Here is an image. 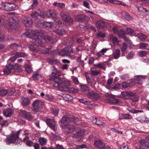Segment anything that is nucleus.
Instances as JSON below:
<instances>
[{
  "label": "nucleus",
  "mask_w": 149,
  "mask_h": 149,
  "mask_svg": "<svg viewBox=\"0 0 149 149\" xmlns=\"http://www.w3.org/2000/svg\"><path fill=\"white\" fill-rule=\"evenodd\" d=\"M51 69L52 72L49 79L53 80L58 85H62L63 83V80L60 77L61 74V72L58 70L54 66L52 67Z\"/></svg>",
  "instance_id": "1"
},
{
  "label": "nucleus",
  "mask_w": 149,
  "mask_h": 149,
  "mask_svg": "<svg viewBox=\"0 0 149 149\" xmlns=\"http://www.w3.org/2000/svg\"><path fill=\"white\" fill-rule=\"evenodd\" d=\"M21 130L17 131L15 133L12 132V133L7 137L5 140V141L7 145H9L11 144H14L15 143L17 144L19 143L17 141L19 138V136L21 131Z\"/></svg>",
  "instance_id": "2"
},
{
  "label": "nucleus",
  "mask_w": 149,
  "mask_h": 149,
  "mask_svg": "<svg viewBox=\"0 0 149 149\" xmlns=\"http://www.w3.org/2000/svg\"><path fill=\"white\" fill-rule=\"evenodd\" d=\"M55 52L56 54L62 56H68L69 53H73V50L70 44L69 46L64 47L62 50L56 49Z\"/></svg>",
  "instance_id": "3"
},
{
  "label": "nucleus",
  "mask_w": 149,
  "mask_h": 149,
  "mask_svg": "<svg viewBox=\"0 0 149 149\" xmlns=\"http://www.w3.org/2000/svg\"><path fill=\"white\" fill-rule=\"evenodd\" d=\"M1 7H0V10L10 11H13L16 9V6L12 3L6 2L2 3Z\"/></svg>",
  "instance_id": "4"
},
{
  "label": "nucleus",
  "mask_w": 149,
  "mask_h": 149,
  "mask_svg": "<svg viewBox=\"0 0 149 149\" xmlns=\"http://www.w3.org/2000/svg\"><path fill=\"white\" fill-rule=\"evenodd\" d=\"M42 103L40 100H36L33 102V110L35 112L39 111L42 108Z\"/></svg>",
  "instance_id": "5"
},
{
  "label": "nucleus",
  "mask_w": 149,
  "mask_h": 149,
  "mask_svg": "<svg viewBox=\"0 0 149 149\" xmlns=\"http://www.w3.org/2000/svg\"><path fill=\"white\" fill-rule=\"evenodd\" d=\"M36 36H38L36 35V32L34 31L29 30L26 32L23 33L22 35V37H27L31 38L33 40H34V38Z\"/></svg>",
  "instance_id": "6"
},
{
  "label": "nucleus",
  "mask_w": 149,
  "mask_h": 149,
  "mask_svg": "<svg viewBox=\"0 0 149 149\" xmlns=\"http://www.w3.org/2000/svg\"><path fill=\"white\" fill-rule=\"evenodd\" d=\"M46 122L49 127L51 128L55 132L57 130L55 120L53 119L48 118L46 120Z\"/></svg>",
  "instance_id": "7"
},
{
  "label": "nucleus",
  "mask_w": 149,
  "mask_h": 149,
  "mask_svg": "<svg viewBox=\"0 0 149 149\" xmlns=\"http://www.w3.org/2000/svg\"><path fill=\"white\" fill-rule=\"evenodd\" d=\"M86 95L88 98L94 100H97L100 98V96L98 93L93 91H90L88 92Z\"/></svg>",
  "instance_id": "8"
},
{
  "label": "nucleus",
  "mask_w": 149,
  "mask_h": 149,
  "mask_svg": "<svg viewBox=\"0 0 149 149\" xmlns=\"http://www.w3.org/2000/svg\"><path fill=\"white\" fill-rule=\"evenodd\" d=\"M106 96L107 97H109L110 98L107 99L106 100V101L108 103H109L111 104H117L118 103V100L117 99L114 98V95L111 94H107Z\"/></svg>",
  "instance_id": "9"
},
{
  "label": "nucleus",
  "mask_w": 149,
  "mask_h": 149,
  "mask_svg": "<svg viewBox=\"0 0 149 149\" xmlns=\"http://www.w3.org/2000/svg\"><path fill=\"white\" fill-rule=\"evenodd\" d=\"M33 38L34 40L32 41L38 46H40L43 47L45 46L46 45L45 42H43L41 39H40L38 36H36L35 38Z\"/></svg>",
  "instance_id": "10"
},
{
  "label": "nucleus",
  "mask_w": 149,
  "mask_h": 149,
  "mask_svg": "<svg viewBox=\"0 0 149 149\" xmlns=\"http://www.w3.org/2000/svg\"><path fill=\"white\" fill-rule=\"evenodd\" d=\"M146 76L143 75H136L135 76L134 79L136 83L139 84H142V81L145 79Z\"/></svg>",
  "instance_id": "11"
},
{
  "label": "nucleus",
  "mask_w": 149,
  "mask_h": 149,
  "mask_svg": "<svg viewBox=\"0 0 149 149\" xmlns=\"http://www.w3.org/2000/svg\"><path fill=\"white\" fill-rule=\"evenodd\" d=\"M96 26L98 29L104 28L107 26V23L102 20H98L95 24Z\"/></svg>",
  "instance_id": "12"
},
{
  "label": "nucleus",
  "mask_w": 149,
  "mask_h": 149,
  "mask_svg": "<svg viewBox=\"0 0 149 149\" xmlns=\"http://www.w3.org/2000/svg\"><path fill=\"white\" fill-rule=\"evenodd\" d=\"M22 22L26 26H31L33 23L32 19L29 17H24L22 18Z\"/></svg>",
  "instance_id": "13"
},
{
  "label": "nucleus",
  "mask_w": 149,
  "mask_h": 149,
  "mask_svg": "<svg viewBox=\"0 0 149 149\" xmlns=\"http://www.w3.org/2000/svg\"><path fill=\"white\" fill-rule=\"evenodd\" d=\"M29 48L32 51L37 52L39 50L38 47L32 40L31 41L29 45Z\"/></svg>",
  "instance_id": "14"
},
{
  "label": "nucleus",
  "mask_w": 149,
  "mask_h": 149,
  "mask_svg": "<svg viewBox=\"0 0 149 149\" xmlns=\"http://www.w3.org/2000/svg\"><path fill=\"white\" fill-rule=\"evenodd\" d=\"M121 15L123 18L127 21L131 20L133 19V18L131 16L129 13L125 11H122L121 13Z\"/></svg>",
  "instance_id": "15"
},
{
  "label": "nucleus",
  "mask_w": 149,
  "mask_h": 149,
  "mask_svg": "<svg viewBox=\"0 0 149 149\" xmlns=\"http://www.w3.org/2000/svg\"><path fill=\"white\" fill-rule=\"evenodd\" d=\"M71 120L70 117L64 116L61 120L60 122L63 123L65 126H66L67 125L68 123H69Z\"/></svg>",
  "instance_id": "16"
},
{
  "label": "nucleus",
  "mask_w": 149,
  "mask_h": 149,
  "mask_svg": "<svg viewBox=\"0 0 149 149\" xmlns=\"http://www.w3.org/2000/svg\"><path fill=\"white\" fill-rule=\"evenodd\" d=\"M54 32L58 36H61L66 33L65 30L63 28H56L54 30Z\"/></svg>",
  "instance_id": "17"
},
{
  "label": "nucleus",
  "mask_w": 149,
  "mask_h": 149,
  "mask_svg": "<svg viewBox=\"0 0 149 149\" xmlns=\"http://www.w3.org/2000/svg\"><path fill=\"white\" fill-rule=\"evenodd\" d=\"M46 13L47 16L51 18L54 19L56 17V12L54 10L52 9L47 11Z\"/></svg>",
  "instance_id": "18"
},
{
  "label": "nucleus",
  "mask_w": 149,
  "mask_h": 149,
  "mask_svg": "<svg viewBox=\"0 0 149 149\" xmlns=\"http://www.w3.org/2000/svg\"><path fill=\"white\" fill-rule=\"evenodd\" d=\"M120 50L119 49H114L113 50L112 55L116 59H118L120 56Z\"/></svg>",
  "instance_id": "19"
},
{
  "label": "nucleus",
  "mask_w": 149,
  "mask_h": 149,
  "mask_svg": "<svg viewBox=\"0 0 149 149\" xmlns=\"http://www.w3.org/2000/svg\"><path fill=\"white\" fill-rule=\"evenodd\" d=\"M43 39L46 41L50 42L52 44L56 42V40L55 39H53L52 36L48 35H45L43 37Z\"/></svg>",
  "instance_id": "20"
},
{
  "label": "nucleus",
  "mask_w": 149,
  "mask_h": 149,
  "mask_svg": "<svg viewBox=\"0 0 149 149\" xmlns=\"http://www.w3.org/2000/svg\"><path fill=\"white\" fill-rule=\"evenodd\" d=\"M94 146L96 147L102 149L104 146V143L102 140H96L95 141Z\"/></svg>",
  "instance_id": "21"
},
{
  "label": "nucleus",
  "mask_w": 149,
  "mask_h": 149,
  "mask_svg": "<svg viewBox=\"0 0 149 149\" xmlns=\"http://www.w3.org/2000/svg\"><path fill=\"white\" fill-rule=\"evenodd\" d=\"M86 16L84 15H79L75 16V20L79 22H83L86 19Z\"/></svg>",
  "instance_id": "22"
},
{
  "label": "nucleus",
  "mask_w": 149,
  "mask_h": 149,
  "mask_svg": "<svg viewBox=\"0 0 149 149\" xmlns=\"http://www.w3.org/2000/svg\"><path fill=\"white\" fill-rule=\"evenodd\" d=\"M13 113V110L11 109H7L4 111L3 114L6 117H10Z\"/></svg>",
  "instance_id": "23"
},
{
  "label": "nucleus",
  "mask_w": 149,
  "mask_h": 149,
  "mask_svg": "<svg viewBox=\"0 0 149 149\" xmlns=\"http://www.w3.org/2000/svg\"><path fill=\"white\" fill-rule=\"evenodd\" d=\"M12 21L10 22V28L13 29H16L18 26V23L17 21L12 19Z\"/></svg>",
  "instance_id": "24"
},
{
  "label": "nucleus",
  "mask_w": 149,
  "mask_h": 149,
  "mask_svg": "<svg viewBox=\"0 0 149 149\" xmlns=\"http://www.w3.org/2000/svg\"><path fill=\"white\" fill-rule=\"evenodd\" d=\"M93 123L97 125H101L102 124V120L101 118H98L95 117L92 120Z\"/></svg>",
  "instance_id": "25"
},
{
  "label": "nucleus",
  "mask_w": 149,
  "mask_h": 149,
  "mask_svg": "<svg viewBox=\"0 0 149 149\" xmlns=\"http://www.w3.org/2000/svg\"><path fill=\"white\" fill-rule=\"evenodd\" d=\"M80 91L83 92H85L86 91H90V89L85 84H81L80 86Z\"/></svg>",
  "instance_id": "26"
},
{
  "label": "nucleus",
  "mask_w": 149,
  "mask_h": 149,
  "mask_svg": "<svg viewBox=\"0 0 149 149\" xmlns=\"http://www.w3.org/2000/svg\"><path fill=\"white\" fill-rule=\"evenodd\" d=\"M132 118V117L128 114H121L119 115V119H131Z\"/></svg>",
  "instance_id": "27"
},
{
  "label": "nucleus",
  "mask_w": 149,
  "mask_h": 149,
  "mask_svg": "<svg viewBox=\"0 0 149 149\" xmlns=\"http://www.w3.org/2000/svg\"><path fill=\"white\" fill-rule=\"evenodd\" d=\"M134 93L131 92L123 91L122 92L121 95L123 97H125L126 96L131 97H132L134 95Z\"/></svg>",
  "instance_id": "28"
},
{
  "label": "nucleus",
  "mask_w": 149,
  "mask_h": 149,
  "mask_svg": "<svg viewBox=\"0 0 149 149\" xmlns=\"http://www.w3.org/2000/svg\"><path fill=\"white\" fill-rule=\"evenodd\" d=\"M137 37L139 38L140 41H144L146 39V35L141 33H139L136 35Z\"/></svg>",
  "instance_id": "29"
},
{
  "label": "nucleus",
  "mask_w": 149,
  "mask_h": 149,
  "mask_svg": "<svg viewBox=\"0 0 149 149\" xmlns=\"http://www.w3.org/2000/svg\"><path fill=\"white\" fill-rule=\"evenodd\" d=\"M22 104L24 106H26L29 104L30 100L28 97H24L22 99Z\"/></svg>",
  "instance_id": "30"
},
{
  "label": "nucleus",
  "mask_w": 149,
  "mask_h": 149,
  "mask_svg": "<svg viewBox=\"0 0 149 149\" xmlns=\"http://www.w3.org/2000/svg\"><path fill=\"white\" fill-rule=\"evenodd\" d=\"M61 96L66 101H69L71 100V96L69 94H61Z\"/></svg>",
  "instance_id": "31"
},
{
  "label": "nucleus",
  "mask_w": 149,
  "mask_h": 149,
  "mask_svg": "<svg viewBox=\"0 0 149 149\" xmlns=\"http://www.w3.org/2000/svg\"><path fill=\"white\" fill-rule=\"evenodd\" d=\"M43 23L44 22L42 20L39 19L36 21L35 24L37 27L40 28L43 25Z\"/></svg>",
  "instance_id": "32"
},
{
  "label": "nucleus",
  "mask_w": 149,
  "mask_h": 149,
  "mask_svg": "<svg viewBox=\"0 0 149 149\" xmlns=\"http://www.w3.org/2000/svg\"><path fill=\"white\" fill-rule=\"evenodd\" d=\"M125 32L122 29L118 30L117 33L118 36L122 38L125 36Z\"/></svg>",
  "instance_id": "33"
},
{
  "label": "nucleus",
  "mask_w": 149,
  "mask_h": 149,
  "mask_svg": "<svg viewBox=\"0 0 149 149\" xmlns=\"http://www.w3.org/2000/svg\"><path fill=\"white\" fill-rule=\"evenodd\" d=\"M68 129L67 132L68 133H71L74 132L75 130V127L72 125H70L67 127Z\"/></svg>",
  "instance_id": "34"
},
{
  "label": "nucleus",
  "mask_w": 149,
  "mask_h": 149,
  "mask_svg": "<svg viewBox=\"0 0 149 149\" xmlns=\"http://www.w3.org/2000/svg\"><path fill=\"white\" fill-rule=\"evenodd\" d=\"M21 66L16 63L14 66L13 65V72H18L19 71V68Z\"/></svg>",
  "instance_id": "35"
},
{
  "label": "nucleus",
  "mask_w": 149,
  "mask_h": 149,
  "mask_svg": "<svg viewBox=\"0 0 149 149\" xmlns=\"http://www.w3.org/2000/svg\"><path fill=\"white\" fill-rule=\"evenodd\" d=\"M128 111L133 113H137L139 112H142L143 111V110H136L132 109L131 107L128 108Z\"/></svg>",
  "instance_id": "36"
},
{
  "label": "nucleus",
  "mask_w": 149,
  "mask_h": 149,
  "mask_svg": "<svg viewBox=\"0 0 149 149\" xmlns=\"http://www.w3.org/2000/svg\"><path fill=\"white\" fill-rule=\"evenodd\" d=\"M59 90L63 91H68L69 90V88L64 85L63 86H60L59 87Z\"/></svg>",
  "instance_id": "37"
},
{
  "label": "nucleus",
  "mask_w": 149,
  "mask_h": 149,
  "mask_svg": "<svg viewBox=\"0 0 149 149\" xmlns=\"http://www.w3.org/2000/svg\"><path fill=\"white\" fill-rule=\"evenodd\" d=\"M50 111L51 113L56 116H57L59 112V110L56 108H51Z\"/></svg>",
  "instance_id": "38"
},
{
  "label": "nucleus",
  "mask_w": 149,
  "mask_h": 149,
  "mask_svg": "<svg viewBox=\"0 0 149 149\" xmlns=\"http://www.w3.org/2000/svg\"><path fill=\"white\" fill-rule=\"evenodd\" d=\"M8 92L7 90L0 88V95L2 96H5Z\"/></svg>",
  "instance_id": "39"
},
{
  "label": "nucleus",
  "mask_w": 149,
  "mask_h": 149,
  "mask_svg": "<svg viewBox=\"0 0 149 149\" xmlns=\"http://www.w3.org/2000/svg\"><path fill=\"white\" fill-rule=\"evenodd\" d=\"M39 141L41 145H44L47 142V139L43 137H40L39 139Z\"/></svg>",
  "instance_id": "40"
},
{
  "label": "nucleus",
  "mask_w": 149,
  "mask_h": 149,
  "mask_svg": "<svg viewBox=\"0 0 149 149\" xmlns=\"http://www.w3.org/2000/svg\"><path fill=\"white\" fill-rule=\"evenodd\" d=\"M43 24L45 27L48 28H51L53 26L52 23L51 22H44Z\"/></svg>",
  "instance_id": "41"
},
{
  "label": "nucleus",
  "mask_w": 149,
  "mask_h": 149,
  "mask_svg": "<svg viewBox=\"0 0 149 149\" xmlns=\"http://www.w3.org/2000/svg\"><path fill=\"white\" fill-rule=\"evenodd\" d=\"M17 57H24L26 56V54L23 52H18L15 54Z\"/></svg>",
  "instance_id": "42"
},
{
  "label": "nucleus",
  "mask_w": 149,
  "mask_h": 149,
  "mask_svg": "<svg viewBox=\"0 0 149 149\" xmlns=\"http://www.w3.org/2000/svg\"><path fill=\"white\" fill-rule=\"evenodd\" d=\"M6 20V17L3 15L0 17V25H2L4 24L5 21Z\"/></svg>",
  "instance_id": "43"
},
{
  "label": "nucleus",
  "mask_w": 149,
  "mask_h": 149,
  "mask_svg": "<svg viewBox=\"0 0 149 149\" xmlns=\"http://www.w3.org/2000/svg\"><path fill=\"white\" fill-rule=\"evenodd\" d=\"M147 53L148 52L145 51H140L138 52V55L141 57L146 56Z\"/></svg>",
  "instance_id": "44"
},
{
  "label": "nucleus",
  "mask_w": 149,
  "mask_h": 149,
  "mask_svg": "<svg viewBox=\"0 0 149 149\" xmlns=\"http://www.w3.org/2000/svg\"><path fill=\"white\" fill-rule=\"evenodd\" d=\"M63 21L65 22L72 23L73 22V20L70 17L68 16H67L64 18Z\"/></svg>",
  "instance_id": "45"
},
{
  "label": "nucleus",
  "mask_w": 149,
  "mask_h": 149,
  "mask_svg": "<svg viewBox=\"0 0 149 149\" xmlns=\"http://www.w3.org/2000/svg\"><path fill=\"white\" fill-rule=\"evenodd\" d=\"M44 98L47 100L49 101H52L54 99V97L53 96L48 94L46 95L45 96Z\"/></svg>",
  "instance_id": "46"
},
{
  "label": "nucleus",
  "mask_w": 149,
  "mask_h": 149,
  "mask_svg": "<svg viewBox=\"0 0 149 149\" xmlns=\"http://www.w3.org/2000/svg\"><path fill=\"white\" fill-rule=\"evenodd\" d=\"M20 46L21 45L19 44L13 43L10 45V47L13 49H17L18 47H20Z\"/></svg>",
  "instance_id": "47"
},
{
  "label": "nucleus",
  "mask_w": 149,
  "mask_h": 149,
  "mask_svg": "<svg viewBox=\"0 0 149 149\" xmlns=\"http://www.w3.org/2000/svg\"><path fill=\"white\" fill-rule=\"evenodd\" d=\"M9 124L8 122L6 120H3L1 123H0V125L2 127H5L8 126Z\"/></svg>",
  "instance_id": "48"
},
{
  "label": "nucleus",
  "mask_w": 149,
  "mask_h": 149,
  "mask_svg": "<svg viewBox=\"0 0 149 149\" xmlns=\"http://www.w3.org/2000/svg\"><path fill=\"white\" fill-rule=\"evenodd\" d=\"M39 15V13L37 11H33L32 13L31 14V17L33 18H37Z\"/></svg>",
  "instance_id": "49"
},
{
  "label": "nucleus",
  "mask_w": 149,
  "mask_h": 149,
  "mask_svg": "<svg viewBox=\"0 0 149 149\" xmlns=\"http://www.w3.org/2000/svg\"><path fill=\"white\" fill-rule=\"evenodd\" d=\"M96 36L98 38H103L105 37L106 35L104 33H102L101 31H99L97 33Z\"/></svg>",
  "instance_id": "50"
},
{
  "label": "nucleus",
  "mask_w": 149,
  "mask_h": 149,
  "mask_svg": "<svg viewBox=\"0 0 149 149\" xmlns=\"http://www.w3.org/2000/svg\"><path fill=\"white\" fill-rule=\"evenodd\" d=\"M111 39L113 43L114 44H118V42H119L118 39L116 37L113 36L111 38Z\"/></svg>",
  "instance_id": "51"
},
{
  "label": "nucleus",
  "mask_w": 149,
  "mask_h": 149,
  "mask_svg": "<svg viewBox=\"0 0 149 149\" xmlns=\"http://www.w3.org/2000/svg\"><path fill=\"white\" fill-rule=\"evenodd\" d=\"M87 83L89 84L91 87H93L94 85H93V82L94 81L93 78H89L88 79L86 80Z\"/></svg>",
  "instance_id": "52"
},
{
  "label": "nucleus",
  "mask_w": 149,
  "mask_h": 149,
  "mask_svg": "<svg viewBox=\"0 0 149 149\" xmlns=\"http://www.w3.org/2000/svg\"><path fill=\"white\" fill-rule=\"evenodd\" d=\"M28 113V112L22 110H20L19 114L20 115L25 118L27 116L26 115Z\"/></svg>",
  "instance_id": "53"
},
{
  "label": "nucleus",
  "mask_w": 149,
  "mask_h": 149,
  "mask_svg": "<svg viewBox=\"0 0 149 149\" xmlns=\"http://www.w3.org/2000/svg\"><path fill=\"white\" fill-rule=\"evenodd\" d=\"M6 68L8 69L11 72L13 71V65L11 63L7 64L6 65Z\"/></svg>",
  "instance_id": "54"
},
{
  "label": "nucleus",
  "mask_w": 149,
  "mask_h": 149,
  "mask_svg": "<svg viewBox=\"0 0 149 149\" xmlns=\"http://www.w3.org/2000/svg\"><path fill=\"white\" fill-rule=\"evenodd\" d=\"M68 91L71 93H75L77 92L78 90L77 89L73 88H69V90Z\"/></svg>",
  "instance_id": "55"
},
{
  "label": "nucleus",
  "mask_w": 149,
  "mask_h": 149,
  "mask_svg": "<svg viewBox=\"0 0 149 149\" xmlns=\"http://www.w3.org/2000/svg\"><path fill=\"white\" fill-rule=\"evenodd\" d=\"M33 79L34 80L36 81L38 79V72H35L34 73L33 75L32 76Z\"/></svg>",
  "instance_id": "56"
},
{
  "label": "nucleus",
  "mask_w": 149,
  "mask_h": 149,
  "mask_svg": "<svg viewBox=\"0 0 149 149\" xmlns=\"http://www.w3.org/2000/svg\"><path fill=\"white\" fill-rule=\"evenodd\" d=\"M26 115L25 118L31 121L33 119V117L31 115L30 113L28 112Z\"/></svg>",
  "instance_id": "57"
},
{
  "label": "nucleus",
  "mask_w": 149,
  "mask_h": 149,
  "mask_svg": "<svg viewBox=\"0 0 149 149\" xmlns=\"http://www.w3.org/2000/svg\"><path fill=\"white\" fill-rule=\"evenodd\" d=\"M76 147L78 149H83V148H87V146L85 144H83L81 145H77L76 146Z\"/></svg>",
  "instance_id": "58"
},
{
  "label": "nucleus",
  "mask_w": 149,
  "mask_h": 149,
  "mask_svg": "<svg viewBox=\"0 0 149 149\" xmlns=\"http://www.w3.org/2000/svg\"><path fill=\"white\" fill-rule=\"evenodd\" d=\"M136 83L134 79H131V81L128 83V87H131L134 86Z\"/></svg>",
  "instance_id": "59"
},
{
  "label": "nucleus",
  "mask_w": 149,
  "mask_h": 149,
  "mask_svg": "<svg viewBox=\"0 0 149 149\" xmlns=\"http://www.w3.org/2000/svg\"><path fill=\"white\" fill-rule=\"evenodd\" d=\"M130 99L131 100H132L133 102L137 101L139 99L138 97L136 95L135 93L134 95L133 96L131 97Z\"/></svg>",
  "instance_id": "60"
},
{
  "label": "nucleus",
  "mask_w": 149,
  "mask_h": 149,
  "mask_svg": "<svg viewBox=\"0 0 149 149\" xmlns=\"http://www.w3.org/2000/svg\"><path fill=\"white\" fill-rule=\"evenodd\" d=\"M54 21L56 22V24H58L59 26L60 25V24H61L62 22L61 21L60 18L59 17H56L55 18H54Z\"/></svg>",
  "instance_id": "61"
},
{
  "label": "nucleus",
  "mask_w": 149,
  "mask_h": 149,
  "mask_svg": "<svg viewBox=\"0 0 149 149\" xmlns=\"http://www.w3.org/2000/svg\"><path fill=\"white\" fill-rule=\"evenodd\" d=\"M127 48V45L125 43H124L123 44V46L121 48V49L123 52H124L126 51Z\"/></svg>",
  "instance_id": "62"
},
{
  "label": "nucleus",
  "mask_w": 149,
  "mask_h": 149,
  "mask_svg": "<svg viewBox=\"0 0 149 149\" xmlns=\"http://www.w3.org/2000/svg\"><path fill=\"white\" fill-rule=\"evenodd\" d=\"M126 31L127 34H130L133 35L135 34L134 31L130 28H127Z\"/></svg>",
  "instance_id": "63"
},
{
  "label": "nucleus",
  "mask_w": 149,
  "mask_h": 149,
  "mask_svg": "<svg viewBox=\"0 0 149 149\" xmlns=\"http://www.w3.org/2000/svg\"><path fill=\"white\" fill-rule=\"evenodd\" d=\"M25 142L26 144L29 147L33 146V142L30 140H27Z\"/></svg>",
  "instance_id": "64"
}]
</instances>
